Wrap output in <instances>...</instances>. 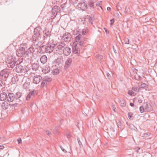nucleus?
I'll use <instances>...</instances> for the list:
<instances>
[{
    "instance_id": "1",
    "label": "nucleus",
    "mask_w": 157,
    "mask_h": 157,
    "mask_svg": "<svg viewBox=\"0 0 157 157\" xmlns=\"http://www.w3.org/2000/svg\"><path fill=\"white\" fill-rule=\"evenodd\" d=\"M48 45H49L50 51L52 52L54 50L56 51L59 52L60 50H62L64 47L63 43H56L52 40H49L48 42Z\"/></svg>"
},
{
    "instance_id": "2",
    "label": "nucleus",
    "mask_w": 157,
    "mask_h": 157,
    "mask_svg": "<svg viewBox=\"0 0 157 157\" xmlns=\"http://www.w3.org/2000/svg\"><path fill=\"white\" fill-rule=\"evenodd\" d=\"M44 31L42 30L40 27H37L34 29V34L33 36L32 40L33 41H35V42H37L41 38V35Z\"/></svg>"
},
{
    "instance_id": "3",
    "label": "nucleus",
    "mask_w": 157,
    "mask_h": 157,
    "mask_svg": "<svg viewBox=\"0 0 157 157\" xmlns=\"http://www.w3.org/2000/svg\"><path fill=\"white\" fill-rule=\"evenodd\" d=\"M79 49L78 44L76 43H74L72 46V54L71 57L75 59H77L79 58V55H78L79 53Z\"/></svg>"
},
{
    "instance_id": "4",
    "label": "nucleus",
    "mask_w": 157,
    "mask_h": 157,
    "mask_svg": "<svg viewBox=\"0 0 157 157\" xmlns=\"http://www.w3.org/2000/svg\"><path fill=\"white\" fill-rule=\"evenodd\" d=\"M6 61L8 67L9 68H13L16 64V62L14 60L13 57L12 56H8Z\"/></svg>"
},
{
    "instance_id": "5",
    "label": "nucleus",
    "mask_w": 157,
    "mask_h": 157,
    "mask_svg": "<svg viewBox=\"0 0 157 157\" xmlns=\"http://www.w3.org/2000/svg\"><path fill=\"white\" fill-rule=\"evenodd\" d=\"M34 51V48L32 47L28 49L26 51L25 49V57H27L28 59L31 58L33 56V53Z\"/></svg>"
},
{
    "instance_id": "6",
    "label": "nucleus",
    "mask_w": 157,
    "mask_h": 157,
    "mask_svg": "<svg viewBox=\"0 0 157 157\" xmlns=\"http://www.w3.org/2000/svg\"><path fill=\"white\" fill-rule=\"evenodd\" d=\"M39 49L38 52L40 53L41 54L44 53L45 52H52V51H50L51 49H50V47L49 45H42L40 46H39Z\"/></svg>"
},
{
    "instance_id": "7",
    "label": "nucleus",
    "mask_w": 157,
    "mask_h": 157,
    "mask_svg": "<svg viewBox=\"0 0 157 157\" xmlns=\"http://www.w3.org/2000/svg\"><path fill=\"white\" fill-rule=\"evenodd\" d=\"M77 6L82 10H86L88 7L87 1L86 0H82L78 4Z\"/></svg>"
},
{
    "instance_id": "8",
    "label": "nucleus",
    "mask_w": 157,
    "mask_h": 157,
    "mask_svg": "<svg viewBox=\"0 0 157 157\" xmlns=\"http://www.w3.org/2000/svg\"><path fill=\"white\" fill-rule=\"evenodd\" d=\"M9 75V70L7 69H4L0 72V76L2 79L6 80L7 78Z\"/></svg>"
},
{
    "instance_id": "9",
    "label": "nucleus",
    "mask_w": 157,
    "mask_h": 157,
    "mask_svg": "<svg viewBox=\"0 0 157 157\" xmlns=\"http://www.w3.org/2000/svg\"><path fill=\"white\" fill-rule=\"evenodd\" d=\"M25 48L22 47H20L17 49L16 52V55L18 57H21L25 55Z\"/></svg>"
},
{
    "instance_id": "10",
    "label": "nucleus",
    "mask_w": 157,
    "mask_h": 157,
    "mask_svg": "<svg viewBox=\"0 0 157 157\" xmlns=\"http://www.w3.org/2000/svg\"><path fill=\"white\" fill-rule=\"evenodd\" d=\"M26 70L25 68L20 64H16V71L17 73H25Z\"/></svg>"
},
{
    "instance_id": "11",
    "label": "nucleus",
    "mask_w": 157,
    "mask_h": 157,
    "mask_svg": "<svg viewBox=\"0 0 157 157\" xmlns=\"http://www.w3.org/2000/svg\"><path fill=\"white\" fill-rule=\"evenodd\" d=\"M72 38V35L68 33H65L62 37V39L66 42H68L71 40Z\"/></svg>"
},
{
    "instance_id": "12",
    "label": "nucleus",
    "mask_w": 157,
    "mask_h": 157,
    "mask_svg": "<svg viewBox=\"0 0 157 157\" xmlns=\"http://www.w3.org/2000/svg\"><path fill=\"white\" fill-rule=\"evenodd\" d=\"M63 52L64 55L68 56L69 55L71 52V48L68 47H65V45L64 44V47L63 48Z\"/></svg>"
},
{
    "instance_id": "13",
    "label": "nucleus",
    "mask_w": 157,
    "mask_h": 157,
    "mask_svg": "<svg viewBox=\"0 0 157 157\" xmlns=\"http://www.w3.org/2000/svg\"><path fill=\"white\" fill-rule=\"evenodd\" d=\"M72 59H75V58H73L71 57L70 58H68L65 63V67L66 69L68 68L71 64Z\"/></svg>"
},
{
    "instance_id": "14",
    "label": "nucleus",
    "mask_w": 157,
    "mask_h": 157,
    "mask_svg": "<svg viewBox=\"0 0 157 157\" xmlns=\"http://www.w3.org/2000/svg\"><path fill=\"white\" fill-rule=\"evenodd\" d=\"M42 79V77L39 75L35 76L33 79V82L34 83L37 84L39 83Z\"/></svg>"
},
{
    "instance_id": "15",
    "label": "nucleus",
    "mask_w": 157,
    "mask_h": 157,
    "mask_svg": "<svg viewBox=\"0 0 157 157\" xmlns=\"http://www.w3.org/2000/svg\"><path fill=\"white\" fill-rule=\"evenodd\" d=\"M15 95L13 93H9L7 95V99L8 101L10 102L13 101L15 99Z\"/></svg>"
},
{
    "instance_id": "16",
    "label": "nucleus",
    "mask_w": 157,
    "mask_h": 157,
    "mask_svg": "<svg viewBox=\"0 0 157 157\" xmlns=\"http://www.w3.org/2000/svg\"><path fill=\"white\" fill-rule=\"evenodd\" d=\"M1 107L3 109L6 110L8 109L9 107H11V105L9 104L6 101H4L2 103Z\"/></svg>"
},
{
    "instance_id": "17",
    "label": "nucleus",
    "mask_w": 157,
    "mask_h": 157,
    "mask_svg": "<svg viewBox=\"0 0 157 157\" xmlns=\"http://www.w3.org/2000/svg\"><path fill=\"white\" fill-rule=\"evenodd\" d=\"M36 92V91L34 90H33L32 91H31L26 97V100H29L31 97H34L35 96Z\"/></svg>"
},
{
    "instance_id": "18",
    "label": "nucleus",
    "mask_w": 157,
    "mask_h": 157,
    "mask_svg": "<svg viewBox=\"0 0 157 157\" xmlns=\"http://www.w3.org/2000/svg\"><path fill=\"white\" fill-rule=\"evenodd\" d=\"M7 94L5 92H2L0 94V101H4L7 99Z\"/></svg>"
},
{
    "instance_id": "19",
    "label": "nucleus",
    "mask_w": 157,
    "mask_h": 157,
    "mask_svg": "<svg viewBox=\"0 0 157 157\" xmlns=\"http://www.w3.org/2000/svg\"><path fill=\"white\" fill-rule=\"evenodd\" d=\"M55 62L56 63L55 65V66H56L57 65L59 66H61L62 65L63 62V58L62 57L58 58L57 59L55 60Z\"/></svg>"
},
{
    "instance_id": "20",
    "label": "nucleus",
    "mask_w": 157,
    "mask_h": 157,
    "mask_svg": "<svg viewBox=\"0 0 157 157\" xmlns=\"http://www.w3.org/2000/svg\"><path fill=\"white\" fill-rule=\"evenodd\" d=\"M77 140L80 147H83L82 143H85V140H84L82 138L78 137Z\"/></svg>"
},
{
    "instance_id": "21",
    "label": "nucleus",
    "mask_w": 157,
    "mask_h": 157,
    "mask_svg": "<svg viewBox=\"0 0 157 157\" xmlns=\"http://www.w3.org/2000/svg\"><path fill=\"white\" fill-rule=\"evenodd\" d=\"M47 58L45 55L42 56L40 58L41 62L43 64L46 63L47 62Z\"/></svg>"
},
{
    "instance_id": "22",
    "label": "nucleus",
    "mask_w": 157,
    "mask_h": 157,
    "mask_svg": "<svg viewBox=\"0 0 157 157\" xmlns=\"http://www.w3.org/2000/svg\"><path fill=\"white\" fill-rule=\"evenodd\" d=\"M39 66V63H34L32 65V68L33 70L36 71L38 70Z\"/></svg>"
},
{
    "instance_id": "23",
    "label": "nucleus",
    "mask_w": 157,
    "mask_h": 157,
    "mask_svg": "<svg viewBox=\"0 0 157 157\" xmlns=\"http://www.w3.org/2000/svg\"><path fill=\"white\" fill-rule=\"evenodd\" d=\"M51 35L49 32L46 33L43 36L44 40H50Z\"/></svg>"
},
{
    "instance_id": "24",
    "label": "nucleus",
    "mask_w": 157,
    "mask_h": 157,
    "mask_svg": "<svg viewBox=\"0 0 157 157\" xmlns=\"http://www.w3.org/2000/svg\"><path fill=\"white\" fill-rule=\"evenodd\" d=\"M24 89L26 90L28 89L30 86V82L27 81L25 82L23 85Z\"/></svg>"
},
{
    "instance_id": "25",
    "label": "nucleus",
    "mask_w": 157,
    "mask_h": 157,
    "mask_svg": "<svg viewBox=\"0 0 157 157\" xmlns=\"http://www.w3.org/2000/svg\"><path fill=\"white\" fill-rule=\"evenodd\" d=\"M50 68L48 66H45L42 70L43 72L45 73H47L50 71Z\"/></svg>"
},
{
    "instance_id": "26",
    "label": "nucleus",
    "mask_w": 157,
    "mask_h": 157,
    "mask_svg": "<svg viewBox=\"0 0 157 157\" xmlns=\"http://www.w3.org/2000/svg\"><path fill=\"white\" fill-rule=\"evenodd\" d=\"M87 2V5L90 6L91 8H94V3L92 1L90 0H86Z\"/></svg>"
},
{
    "instance_id": "27",
    "label": "nucleus",
    "mask_w": 157,
    "mask_h": 157,
    "mask_svg": "<svg viewBox=\"0 0 157 157\" xmlns=\"http://www.w3.org/2000/svg\"><path fill=\"white\" fill-rule=\"evenodd\" d=\"M59 9V6H54L53 8L52 9V13L54 14L56 13V15L57 14V12L58 11V10Z\"/></svg>"
},
{
    "instance_id": "28",
    "label": "nucleus",
    "mask_w": 157,
    "mask_h": 157,
    "mask_svg": "<svg viewBox=\"0 0 157 157\" xmlns=\"http://www.w3.org/2000/svg\"><path fill=\"white\" fill-rule=\"evenodd\" d=\"M21 96V94L20 92H18L15 95V99L17 100L18 99L20 98Z\"/></svg>"
},
{
    "instance_id": "29",
    "label": "nucleus",
    "mask_w": 157,
    "mask_h": 157,
    "mask_svg": "<svg viewBox=\"0 0 157 157\" xmlns=\"http://www.w3.org/2000/svg\"><path fill=\"white\" fill-rule=\"evenodd\" d=\"M151 105L150 104L147 103L145 108L146 111L148 112L150 111L151 109Z\"/></svg>"
},
{
    "instance_id": "30",
    "label": "nucleus",
    "mask_w": 157,
    "mask_h": 157,
    "mask_svg": "<svg viewBox=\"0 0 157 157\" xmlns=\"http://www.w3.org/2000/svg\"><path fill=\"white\" fill-rule=\"evenodd\" d=\"M54 75H58L59 72V70L58 68L55 69L52 71Z\"/></svg>"
},
{
    "instance_id": "31",
    "label": "nucleus",
    "mask_w": 157,
    "mask_h": 157,
    "mask_svg": "<svg viewBox=\"0 0 157 157\" xmlns=\"http://www.w3.org/2000/svg\"><path fill=\"white\" fill-rule=\"evenodd\" d=\"M119 103L121 106L124 107L126 105V103L125 101L124 100H120Z\"/></svg>"
},
{
    "instance_id": "32",
    "label": "nucleus",
    "mask_w": 157,
    "mask_h": 157,
    "mask_svg": "<svg viewBox=\"0 0 157 157\" xmlns=\"http://www.w3.org/2000/svg\"><path fill=\"white\" fill-rule=\"evenodd\" d=\"M129 128L132 130H133L136 131L138 130L137 128L132 124H130L129 125Z\"/></svg>"
},
{
    "instance_id": "33",
    "label": "nucleus",
    "mask_w": 157,
    "mask_h": 157,
    "mask_svg": "<svg viewBox=\"0 0 157 157\" xmlns=\"http://www.w3.org/2000/svg\"><path fill=\"white\" fill-rule=\"evenodd\" d=\"M48 83L47 82V81L45 80H43L41 85V87L43 88L46 86Z\"/></svg>"
},
{
    "instance_id": "34",
    "label": "nucleus",
    "mask_w": 157,
    "mask_h": 157,
    "mask_svg": "<svg viewBox=\"0 0 157 157\" xmlns=\"http://www.w3.org/2000/svg\"><path fill=\"white\" fill-rule=\"evenodd\" d=\"M23 61V58L20 57V58L18 59L17 60L16 62V64H20Z\"/></svg>"
},
{
    "instance_id": "35",
    "label": "nucleus",
    "mask_w": 157,
    "mask_h": 157,
    "mask_svg": "<svg viewBox=\"0 0 157 157\" xmlns=\"http://www.w3.org/2000/svg\"><path fill=\"white\" fill-rule=\"evenodd\" d=\"M82 36V35L80 34H79L77 36L75 37V40L76 42H77L78 41L80 40V39Z\"/></svg>"
},
{
    "instance_id": "36",
    "label": "nucleus",
    "mask_w": 157,
    "mask_h": 157,
    "mask_svg": "<svg viewBox=\"0 0 157 157\" xmlns=\"http://www.w3.org/2000/svg\"><path fill=\"white\" fill-rule=\"evenodd\" d=\"M150 135L149 133H144L142 135V137L144 138H147L150 136Z\"/></svg>"
},
{
    "instance_id": "37",
    "label": "nucleus",
    "mask_w": 157,
    "mask_h": 157,
    "mask_svg": "<svg viewBox=\"0 0 157 157\" xmlns=\"http://www.w3.org/2000/svg\"><path fill=\"white\" fill-rule=\"evenodd\" d=\"M87 19L92 24L93 21L92 18L90 16H87L86 17Z\"/></svg>"
},
{
    "instance_id": "38",
    "label": "nucleus",
    "mask_w": 157,
    "mask_h": 157,
    "mask_svg": "<svg viewBox=\"0 0 157 157\" xmlns=\"http://www.w3.org/2000/svg\"><path fill=\"white\" fill-rule=\"evenodd\" d=\"M44 80L47 81V82L48 83L52 81V79L51 78L47 77Z\"/></svg>"
},
{
    "instance_id": "39",
    "label": "nucleus",
    "mask_w": 157,
    "mask_h": 157,
    "mask_svg": "<svg viewBox=\"0 0 157 157\" xmlns=\"http://www.w3.org/2000/svg\"><path fill=\"white\" fill-rule=\"evenodd\" d=\"M124 41L125 44H129V40L127 38H124Z\"/></svg>"
},
{
    "instance_id": "40",
    "label": "nucleus",
    "mask_w": 157,
    "mask_h": 157,
    "mask_svg": "<svg viewBox=\"0 0 157 157\" xmlns=\"http://www.w3.org/2000/svg\"><path fill=\"white\" fill-rule=\"evenodd\" d=\"M147 86V85L145 83L142 82V83L140 86V87L141 88H144L146 87Z\"/></svg>"
},
{
    "instance_id": "41",
    "label": "nucleus",
    "mask_w": 157,
    "mask_h": 157,
    "mask_svg": "<svg viewBox=\"0 0 157 157\" xmlns=\"http://www.w3.org/2000/svg\"><path fill=\"white\" fill-rule=\"evenodd\" d=\"M84 44V41L82 40H81L79 42V44L80 46H83V44Z\"/></svg>"
},
{
    "instance_id": "42",
    "label": "nucleus",
    "mask_w": 157,
    "mask_h": 157,
    "mask_svg": "<svg viewBox=\"0 0 157 157\" xmlns=\"http://www.w3.org/2000/svg\"><path fill=\"white\" fill-rule=\"evenodd\" d=\"M132 89L133 90H134L135 91L137 92L139 90V87H133L132 88Z\"/></svg>"
},
{
    "instance_id": "43",
    "label": "nucleus",
    "mask_w": 157,
    "mask_h": 157,
    "mask_svg": "<svg viewBox=\"0 0 157 157\" xmlns=\"http://www.w3.org/2000/svg\"><path fill=\"white\" fill-rule=\"evenodd\" d=\"M128 94L132 96L134 95V93L132 90H129L128 91Z\"/></svg>"
},
{
    "instance_id": "44",
    "label": "nucleus",
    "mask_w": 157,
    "mask_h": 157,
    "mask_svg": "<svg viewBox=\"0 0 157 157\" xmlns=\"http://www.w3.org/2000/svg\"><path fill=\"white\" fill-rule=\"evenodd\" d=\"M43 43V42L42 41H38V43H36V44H35V43H34V45L36 44V45L39 46H40L39 45L40 44H40H42Z\"/></svg>"
},
{
    "instance_id": "45",
    "label": "nucleus",
    "mask_w": 157,
    "mask_h": 157,
    "mask_svg": "<svg viewBox=\"0 0 157 157\" xmlns=\"http://www.w3.org/2000/svg\"><path fill=\"white\" fill-rule=\"evenodd\" d=\"M140 110L141 113H143L144 111V109L143 106L140 107Z\"/></svg>"
},
{
    "instance_id": "46",
    "label": "nucleus",
    "mask_w": 157,
    "mask_h": 157,
    "mask_svg": "<svg viewBox=\"0 0 157 157\" xmlns=\"http://www.w3.org/2000/svg\"><path fill=\"white\" fill-rule=\"evenodd\" d=\"M105 74L108 77V79H109L111 77L110 75L108 72H106Z\"/></svg>"
},
{
    "instance_id": "47",
    "label": "nucleus",
    "mask_w": 157,
    "mask_h": 157,
    "mask_svg": "<svg viewBox=\"0 0 157 157\" xmlns=\"http://www.w3.org/2000/svg\"><path fill=\"white\" fill-rule=\"evenodd\" d=\"M128 118L130 119H132V114L131 113H128Z\"/></svg>"
},
{
    "instance_id": "48",
    "label": "nucleus",
    "mask_w": 157,
    "mask_h": 157,
    "mask_svg": "<svg viewBox=\"0 0 157 157\" xmlns=\"http://www.w3.org/2000/svg\"><path fill=\"white\" fill-rule=\"evenodd\" d=\"M46 133L47 135H48L49 136L50 135V134H51V132L48 130H47L46 131Z\"/></svg>"
},
{
    "instance_id": "49",
    "label": "nucleus",
    "mask_w": 157,
    "mask_h": 157,
    "mask_svg": "<svg viewBox=\"0 0 157 157\" xmlns=\"http://www.w3.org/2000/svg\"><path fill=\"white\" fill-rule=\"evenodd\" d=\"M86 30L85 29H83L82 30V33L83 35H85L86 34Z\"/></svg>"
},
{
    "instance_id": "50",
    "label": "nucleus",
    "mask_w": 157,
    "mask_h": 157,
    "mask_svg": "<svg viewBox=\"0 0 157 157\" xmlns=\"http://www.w3.org/2000/svg\"><path fill=\"white\" fill-rule=\"evenodd\" d=\"M18 105V104L15 103L11 105V107H13L14 108L16 107L17 106V105Z\"/></svg>"
},
{
    "instance_id": "51",
    "label": "nucleus",
    "mask_w": 157,
    "mask_h": 157,
    "mask_svg": "<svg viewBox=\"0 0 157 157\" xmlns=\"http://www.w3.org/2000/svg\"><path fill=\"white\" fill-rule=\"evenodd\" d=\"M17 140L18 144H20L21 143V138H19Z\"/></svg>"
},
{
    "instance_id": "52",
    "label": "nucleus",
    "mask_w": 157,
    "mask_h": 157,
    "mask_svg": "<svg viewBox=\"0 0 157 157\" xmlns=\"http://www.w3.org/2000/svg\"><path fill=\"white\" fill-rule=\"evenodd\" d=\"M110 22L111 23H110V25H112L114 23V19L113 18L110 20Z\"/></svg>"
},
{
    "instance_id": "53",
    "label": "nucleus",
    "mask_w": 157,
    "mask_h": 157,
    "mask_svg": "<svg viewBox=\"0 0 157 157\" xmlns=\"http://www.w3.org/2000/svg\"><path fill=\"white\" fill-rule=\"evenodd\" d=\"M60 148H61V149L62 150V151L64 152H67V151H66V150H65V149H64V148H63L61 146H60Z\"/></svg>"
},
{
    "instance_id": "54",
    "label": "nucleus",
    "mask_w": 157,
    "mask_h": 157,
    "mask_svg": "<svg viewBox=\"0 0 157 157\" xmlns=\"http://www.w3.org/2000/svg\"><path fill=\"white\" fill-rule=\"evenodd\" d=\"M138 102L139 103H140L142 102V100L140 98H139L138 100Z\"/></svg>"
},
{
    "instance_id": "55",
    "label": "nucleus",
    "mask_w": 157,
    "mask_h": 157,
    "mask_svg": "<svg viewBox=\"0 0 157 157\" xmlns=\"http://www.w3.org/2000/svg\"><path fill=\"white\" fill-rule=\"evenodd\" d=\"M58 128L57 127H56L55 128L54 130L55 131V132L56 133H57L58 132L57 130H58Z\"/></svg>"
},
{
    "instance_id": "56",
    "label": "nucleus",
    "mask_w": 157,
    "mask_h": 157,
    "mask_svg": "<svg viewBox=\"0 0 157 157\" xmlns=\"http://www.w3.org/2000/svg\"><path fill=\"white\" fill-rule=\"evenodd\" d=\"M120 123H121V122L120 121H119L117 124V126H118V128H121Z\"/></svg>"
},
{
    "instance_id": "57",
    "label": "nucleus",
    "mask_w": 157,
    "mask_h": 157,
    "mask_svg": "<svg viewBox=\"0 0 157 157\" xmlns=\"http://www.w3.org/2000/svg\"><path fill=\"white\" fill-rule=\"evenodd\" d=\"M130 105L131 106V107H133L134 105V104L133 103H130Z\"/></svg>"
},
{
    "instance_id": "58",
    "label": "nucleus",
    "mask_w": 157,
    "mask_h": 157,
    "mask_svg": "<svg viewBox=\"0 0 157 157\" xmlns=\"http://www.w3.org/2000/svg\"><path fill=\"white\" fill-rule=\"evenodd\" d=\"M104 29L105 30V32L106 33H107V32H108V30H107V29H106V28H104Z\"/></svg>"
},
{
    "instance_id": "59",
    "label": "nucleus",
    "mask_w": 157,
    "mask_h": 157,
    "mask_svg": "<svg viewBox=\"0 0 157 157\" xmlns=\"http://www.w3.org/2000/svg\"><path fill=\"white\" fill-rule=\"evenodd\" d=\"M3 84L2 82V80L0 79V86H2V84Z\"/></svg>"
},
{
    "instance_id": "60",
    "label": "nucleus",
    "mask_w": 157,
    "mask_h": 157,
    "mask_svg": "<svg viewBox=\"0 0 157 157\" xmlns=\"http://www.w3.org/2000/svg\"><path fill=\"white\" fill-rule=\"evenodd\" d=\"M74 3H76L78 2V0H72Z\"/></svg>"
},
{
    "instance_id": "61",
    "label": "nucleus",
    "mask_w": 157,
    "mask_h": 157,
    "mask_svg": "<svg viewBox=\"0 0 157 157\" xmlns=\"http://www.w3.org/2000/svg\"><path fill=\"white\" fill-rule=\"evenodd\" d=\"M71 136V135L70 134H68L67 135V137L68 138H69Z\"/></svg>"
},
{
    "instance_id": "62",
    "label": "nucleus",
    "mask_w": 157,
    "mask_h": 157,
    "mask_svg": "<svg viewBox=\"0 0 157 157\" xmlns=\"http://www.w3.org/2000/svg\"><path fill=\"white\" fill-rule=\"evenodd\" d=\"M4 147L3 145H0V149H3Z\"/></svg>"
},
{
    "instance_id": "63",
    "label": "nucleus",
    "mask_w": 157,
    "mask_h": 157,
    "mask_svg": "<svg viewBox=\"0 0 157 157\" xmlns=\"http://www.w3.org/2000/svg\"><path fill=\"white\" fill-rule=\"evenodd\" d=\"M111 9V8H110V7H108L107 8V10L108 11H110V10Z\"/></svg>"
},
{
    "instance_id": "64",
    "label": "nucleus",
    "mask_w": 157,
    "mask_h": 157,
    "mask_svg": "<svg viewBox=\"0 0 157 157\" xmlns=\"http://www.w3.org/2000/svg\"><path fill=\"white\" fill-rule=\"evenodd\" d=\"M128 11V9L127 7H125V11L126 12H127Z\"/></svg>"
}]
</instances>
